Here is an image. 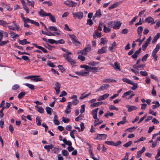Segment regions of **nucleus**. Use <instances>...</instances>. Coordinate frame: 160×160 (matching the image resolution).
<instances>
[{
  "label": "nucleus",
  "mask_w": 160,
  "mask_h": 160,
  "mask_svg": "<svg viewBox=\"0 0 160 160\" xmlns=\"http://www.w3.org/2000/svg\"><path fill=\"white\" fill-rule=\"evenodd\" d=\"M160 48V44L158 43L156 46V48L155 49L153 50L152 54V56L154 58V61H156L157 60V58H158V56L156 55V53L158 51Z\"/></svg>",
  "instance_id": "1"
},
{
  "label": "nucleus",
  "mask_w": 160,
  "mask_h": 160,
  "mask_svg": "<svg viewBox=\"0 0 160 160\" xmlns=\"http://www.w3.org/2000/svg\"><path fill=\"white\" fill-rule=\"evenodd\" d=\"M107 135L104 134H97L95 135L94 139L99 141L103 140L107 138Z\"/></svg>",
  "instance_id": "2"
},
{
  "label": "nucleus",
  "mask_w": 160,
  "mask_h": 160,
  "mask_svg": "<svg viewBox=\"0 0 160 160\" xmlns=\"http://www.w3.org/2000/svg\"><path fill=\"white\" fill-rule=\"evenodd\" d=\"M83 13L81 12L72 13L73 17L75 19L77 18L78 19H81L83 18Z\"/></svg>",
  "instance_id": "3"
},
{
  "label": "nucleus",
  "mask_w": 160,
  "mask_h": 160,
  "mask_svg": "<svg viewBox=\"0 0 160 160\" xmlns=\"http://www.w3.org/2000/svg\"><path fill=\"white\" fill-rule=\"evenodd\" d=\"M64 4L68 7H75L77 5V3L72 1H66L64 2Z\"/></svg>",
  "instance_id": "4"
},
{
  "label": "nucleus",
  "mask_w": 160,
  "mask_h": 160,
  "mask_svg": "<svg viewBox=\"0 0 160 160\" xmlns=\"http://www.w3.org/2000/svg\"><path fill=\"white\" fill-rule=\"evenodd\" d=\"M69 36L72 43L76 46H77L80 44L79 42L77 40L76 37L74 35H70Z\"/></svg>",
  "instance_id": "5"
},
{
  "label": "nucleus",
  "mask_w": 160,
  "mask_h": 160,
  "mask_svg": "<svg viewBox=\"0 0 160 160\" xmlns=\"http://www.w3.org/2000/svg\"><path fill=\"white\" fill-rule=\"evenodd\" d=\"M38 13L40 16L42 17L48 16L50 15V13H46L42 9H40V11L38 12Z\"/></svg>",
  "instance_id": "6"
},
{
  "label": "nucleus",
  "mask_w": 160,
  "mask_h": 160,
  "mask_svg": "<svg viewBox=\"0 0 160 160\" xmlns=\"http://www.w3.org/2000/svg\"><path fill=\"white\" fill-rule=\"evenodd\" d=\"M60 84L58 82H57L55 84L54 88V89L56 91V94H58L59 93L60 91Z\"/></svg>",
  "instance_id": "7"
},
{
  "label": "nucleus",
  "mask_w": 160,
  "mask_h": 160,
  "mask_svg": "<svg viewBox=\"0 0 160 160\" xmlns=\"http://www.w3.org/2000/svg\"><path fill=\"white\" fill-rule=\"evenodd\" d=\"M110 85L108 84H103L96 91V92H100L102 90L106 89L109 87Z\"/></svg>",
  "instance_id": "8"
},
{
  "label": "nucleus",
  "mask_w": 160,
  "mask_h": 160,
  "mask_svg": "<svg viewBox=\"0 0 160 160\" xmlns=\"http://www.w3.org/2000/svg\"><path fill=\"white\" fill-rule=\"evenodd\" d=\"M122 2L121 1L115 2L112 4L110 6L108 7V9L109 10H111L115 8H116L118 6H119Z\"/></svg>",
  "instance_id": "9"
},
{
  "label": "nucleus",
  "mask_w": 160,
  "mask_h": 160,
  "mask_svg": "<svg viewBox=\"0 0 160 160\" xmlns=\"http://www.w3.org/2000/svg\"><path fill=\"white\" fill-rule=\"evenodd\" d=\"M109 96V94L106 93L100 96L98 98L97 100L100 101L106 99Z\"/></svg>",
  "instance_id": "10"
},
{
  "label": "nucleus",
  "mask_w": 160,
  "mask_h": 160,
  "mask_svg": "<svg viewBox=\"0 0 160 160\" xmlns=\"http://www.w3.org/2000/svg\"><path fill=\"white\" fill-rule=\"evenodd\" d=\"M126 107L128 108V111L130 112L132 111H133L137 109V107L134 106H130L129 105H127L126 106Z\"/></svg>",
  "instance_id": "11"
},
{
  "label": "nucleus",
  "mask_w": 160,
  "mask_h": 160,
  "mask_svg": "<svg viewBox=\"0 0 160 160\" xmlns=\"http://www.w3.org/2000/svg\"><path fill=\"white\" fill-rule=\"evenodd\" d=\"M121 23L119 21L116 22H114V25L113 27V28L114 29H119L121 26Z\"/></svg>",
  "instance_id": "12"
},
{
  "label": "nucleus",
  "mask_w": 160,
  "mask_h": 160,
  "mask_svg": "<svg viewBox=\"0 0 160 160\" xmlns=\"http://www.w3.org/2000/svg\"><path fill=\"white\" fill-rule=\"evenodd\" d=\"M107 46L102 47L101 48L98 50L97 53L100 54L105 53L107 50Z\"/></svg>",
  "instance_id": "13"
},
{
  "label": "nucleus",
  "mask_w": 160,
  "mask_h": 160,
  "mask_svg": "<svg viewBox=\"0 0 160 160\" xmlns=\"http://www.w3.org/2000/svg\"><path fill=\"white\" fill-rule=\"evenodd\" d=\"M145 148L143 147L142 149L138 151L137 152V158H138L141 156L142 154L143 153L145 150Z\"/></svg>",
  "instance_id": "14"
},
{
  "label": "nucleus",
  "mask_w": 160,
  "mask_h": 160,
  "mask_svg": "<svg viewBox=\"0 0 160 160\" xmlns=\"http://www.w3.org/2000/svg\"><path fill=\"white\" fill-rule=\"evenodd\" d=\"M145 21L148 23H151L152 24H153L155 23V22H154V18L151 17H149L146 18Z\"/></svg>",
  "instance_id": "15"
},
{
  "label": "nucleus",
  "mask_w": 160,
  "mask_h": 160,
  "mask_svg": "<svg viewBox=\"0 0 160 160\" xmlns=\"http://www.w3.org/2000/svg\"><path fill=\"white\" fill-rule=\"evenodd\" d=\"M141 50V48H140L138 50L136 51L134 54L132 55L131 57L132 58L134 59L136 58L137 57L138 55L140 53Z\"/></svg>",
  "instance_id": "16"
},
{
  "label": "nucleus",
  "mask_w": 160,
  "mask_h": 160,
  "mask_svg": "<svg viewBox=\"0 0 160 160\" xmlns=\"http://www.w3.org/2000/svg\"><path fill=\"white\" fill-rule=\"evenodd\" d=\"M110 65H112L115 70L119 71H121L119 65L117 62H116L114 63V65L111 64Z\"/></svg>",
  "instance_id": "17"
},
{
  "label": "nucleus",
  "mask_w": 160,
  "mask_h": 160,
  "mask_svg": "<svg viewBox=\"0 0 160 160\" xmlns=\"http://www.w3.org/2000/svg\"><path fill=\"white\" fill-rule=\"evenodd\" d=\"M98 109V108H97L93 110H92L91 112L92 115L93 116V118L94 119H97V113Z\"/></svg>",
  "instance_id": "18"
},
{
  "label": "nucleus",
  "mask_w": 160,
  "mask_h": 160,
  "mask_svg": "<svg viewBox=\"0 0 160 160\" xmlns=\"http://www.w3.org/2000/svg\"><path fill=\"white\" fill-rule=\"evenodd\" d=\"M145 65L144 64H135L133 66V68L135 69L138 70H139V68H142L144 67Z\"/></svg>",
  "instance_id": "19"
},
{
  "label": "nucleus",
  "mask_w": 160,
  "mask_h": 160,
  "mask_svg": "<svg viewBox=\"0 0 160 160\" xmlns=\"http://www.w3.org/2000/svg\"><path fill=\"white\" fill-rule=\"evenodd\" d=\"M53 147V146L52 144H50L44 146V148L48 152H49L50 151L51 149H52Z\"/></svg>",
  "instance_id": "20"
},
{
  "label": "nucleus",
  "mask_w": 160,
  "mask_h": 160,
  "mask_svg": "<svg viewBox=\"0 0 160 160\" xmlns=\"http://www.w3.org/2000/svg\"><path fill=\"white\" fill-rule=\"evenodd\" d=\"M39 77V76H32L31 80L34 81L36 82L42 81V79L41 78H38Z\"/></svg>",
  "instance_id": "21"
},
{
  "label": "nucleus",
  "mask_w": 160,
  "mask_h": 160,
  "mask_svg": "<svg viewBox=\"0 0 160 160\" xmlns=\"http://www.w3.org/2000/svg\"><path fill=\"white\" fill-rule=\"evenodd\" d=\"M93 37L94 39H97L98 38H99L101 36V33H97V30H95L93 34Z\"/></svg>",
  "instance_id": "22"
},
{
  "label": "nucleus",
  "mask_w": 160,
  "mask_h": 160,
  "mask_svg": "<svg viewBox=\"0 0 160 160\" xmlns=\"http://www.w3.org/2000/svg\"><path fill=\"white\" fill-rule=\"evenodd\" d=\"M35 108H37L36 110L39 113H42L44 112V109L38 106L37 105H36L35 106Z\"/></svg>",
  "instance_id": "23"
},
{
  "label": "nucleus",
  "mask_w": 160,
  "mask_h": 160,
  "mask_svg": "<svg viewBox=\"0 0 160 160\" xmlns=\"http://www.w3.org/2000/svg\"><path fill=\"white\" fill-rule=\"evenodd\" d=\"M103 103L102 102H99L94 103L92 104H91L90 105V106L93 107H98L100 105H102Z\"/></svg>",
  "instance_id": "24"
},
{
  "label": "nucleus",
  "mask_w": 160,
  "mask_h": 160,
  "mask_svg": "<svg viewBox=\"0 0 160 160\" xmlns=\"http://www.w3.org/2000/svg\"><path fill=\"white\" fill-rule=\"evenodd\" d=\"M122 80L124 82H126L130 84H132V81L127 78H122Z\"/></svg>",
  "instance_id": "25"
},
{
  "label": "nucleus",
  "mask_w": 160,
  "mask_h": 160,
  "mask_svg": "<svg viewBox=\"0 0 160 160\" xmlns=\"http://www.w3.org/2000/svg\"><path fill=\"white\" fill-rule=\"evenodd\" d=\"M67 61H68L69 62L71 65H73L76 64V62L71 57H70L67 60Z\"/></svg>",
  "instance_id": "26"
},
{
  "label": "nucleus",
  "mask_w": 160,
  "mask_h": 160,
  "mask_svg": "<svg viewBox=\"0 0 160 160\" xmlns=\"http://www.w3.org/2000/svg\"><path fill=\"white\" fill-rule=\"evenodd\" d=\"M48 29L49 30L54 31H59V29L57 28L56 27H55L53 26H50L48 28Z\"/></svg>",
  "instance_id": "27"
},
{
  "label": "nucleus",
  "mask_w": 160,
  "mask_h": 160,
  "mask_svg": "<svg viewBox=\"0 0 160 160\" xmlns=\"http://www.w3.org/2000/svg\"><path fill=\"white\" fill-rule=\"evenodd\" d=\"M160 37V34L159 33H158L155 36L152 41V43H154L156 42L157 40Z\"/></svg>",
  "instance_id": "28"
},
{
  "label": "nucleus",
  "mask_w": 160,
  "mask_h": 160,
  "mask_svg": "<svg viewBox=\"0 0 160 160\" xmlns=\"http://www.w3.org/2000/svg\"><path fill=\"white\" fill-rule=\"evenodd\" d=\"M8 23L3 20H0V25L5 27H7Z\"/></svg>",
  "instance_id": "29"
},
{
  "label": "nucleus",
  "mask_w": 160,
  "mask_h": 160,
  "mask_svg": "<svg viewBox=\"0 0 160 160\" xmlns=\"http://www.w3.org/2000/svg\"><path fill=\"white\" fill-rule=\"evenodd\" d=\"M12 23L13 25L14 26V28H15V30H16L18 31H19L21 30V29L20 28L19 26L16 23L15 21H13Z\"/></svg>",
  "instance_id": "30"
},
{
  "label": "nucleus",
  "mask_w": 160,
  "mask_h": 160,
  "mask_svg": "<svg viewBox=\"0 0 160 160\" xmlns=\"http://www.w3.org/2000/svg\"><path fill=\"white\" fill-rule=\"evenodd\" d=\"M105 38H102L101 39V42L99 43V44L101 45L102 44L104 45L107 42L108 40H106Z\"/></svg>",
  "instance_id": "31"
},
{
  "label": "nucleus",
  "mask_w": 160,
  "mask_h": 160,
  "mask_svg": "<svg viewBox=\"0 0 160 160\" xmlns=\"http://www.w3.org/2000/svg\"><path fill=\"white\" fill-rule=\"evenodd\" d=\"M48 16L49 17L50 20L52 22H56V19L55 17L52 15L50 13V15H48Z\"/></svg>",
  "instance_id": "32"
},
{
  "label": "nucleus",
  "mask_w": 160,
  "mask_h": 160,
  "mask_svg": "<svg viewBox=\"0 0 160 160\" xmlns=\"http://www.w3.org/2000/svg\"><path fill=\"white\" fill-rule=\"evenodd\" d=\"M133 92L132 91L130 90L127 92H125L124 93L123 95L122 96V98H124L126 96L129 95L130 94L133 93Z\"/></svg>",
  "instance_id": "33"
},
{
  "label": "nucleus",
  "mask_w": 160,
  "mask_h": 160,
  "mask_svg": "<svg viewBox=\"0 0 160 160\" xmlns=\"http://www.w3.org/2000/svg\"><path fill=\"white\" fill-rule=\"evenodd\" d=\"M37 124L38 126H40L41 125V118L39 117H37L36 118Z\"/></svg>",
  "instance_id": "34"
},
{
  "label": "nucleus",
  "mask_w": 160,
  "mask_h": 160,
  "mask_svg": "<svg viewBox=\"0 0 160 160\" xmlns=\"http://www.w3.org/2000/svg\"><path fill=\"white\" fill-rule=\"evenodd\" d=\"M101 15L100 9H98L95 15L96 17L98 18H100L101 16Z\"/></svg>",
  "instance_id": "35"
},
{
  "label": "nucleus",
  "mask_w": 160,
  "mask_h": 160,
  "mask_svg": "<svg viewBox=\"0 0 160 160\" xmlns=\"http://www.w3.org/2000/svg\"><path fill=\"white\" fill-rule=\"evenodd\" d=\"M77 132V131L75 130H73L71 131L70 132V135L71 137L73 139H74L75 137H74V133Z\"/></svg>",
  "instance_id": "36"
},
{
  "label": "nucleus",
  "mask_w": 160,
  "mask_h": 160,
  "mask_svg": "<svg viewBox=\"0 0 160 160\" xmlns=\"http://www.w3.org/2000/svg\"><path fill=\"white\" fill-rule=\"evenodd\" d=\"M133 85L132 87L131 88V89L133 90H136L138 87V85L137 83H134L132 81V84H130Z\"/></svg>",
  "instance_id": "37"
},
{
  "label": "nucleus",
  "mask_w": 160,
  "mask_h": 160,
  "mask_svg": "<svg viewBox=\"0 0 160 160\" xmlns=\"http://www.w3.org/2000/svg\"><path fill=\"white\" fill-rule=\"evenodd\" d=\"M84 93H83L82 94V95L79 98V99H83L85 98H86L88 97L90 95L91 93H89L85 95H84Z\"/></svg>",
  "instance_id": "38"
},
{
  "label": "nucleus",
  "mask_w": 160,
  "mask_h": 160,
  "mask_svg": "<svg viewBox=\"0 0 160 160\" xmlns=\"http://www.w3.org/2000/svg\"><path fill=\"white\" fill-rule=\"evenodd\" d=\"M89 73V72H85L84 70H83L80 71V76H86L88 75Z\"/></svg>",
  "instance_id": "39"
},
{
  "label": "nucleus",
  "mask_w": 160,
  "mask_h": 160,
  "mask_svg": "<svg viewBox=\"0 0 160 160\" xmlns=\"http://www.w3.org/2000/svg\"><path fill=\"white\" fill-rule=\"evenodd\" d=\"M25 85L32 90H33L35 89L34 86L32 84L27 83L25 84Z\"/></svg>",
  "instance_id": "40"
},
{
  "label": "nucleus",
  "mask_w": 160,
  "mask_h": 160,
  "mask_svg": "<svg viewBox=\"0 0 160 160\" xmlns=\"http://www.w3.org/2000/svg\"><path fill=\"white\" fill-rule=\"evenodd\" d=\"M160 104L158 101H156L155 102V104L152 105V108L153 109H154L157 108L159 107Z\"/></svg>",
  "instance_id": "41"
},
{
  "label": "nucleus",
  "mask_w": 160,
  "mask_h": 160,
  "mask_svg": "<svg viewBox=\"0 0 160 160\" xmlns=\"http://www.w3.org/2000/svg\"><path fill=\"white\" fill-rule=\"evenodd\" d=\"M80 68H85L88 71H89L90 68L89 66L86 65H81Z\"/></svg>",
  "instance_id": "42"
},
{
  "label": "nucleus",
  "mask_w": 160,
  "mask_h": 160,
  "mask_svg": "<svg viewBox=\"0 0 160 160\" xmlns=\"http://www.w3.org/2000/svg\"><path fill=\"white\" fill-rule=\"evenodd\" d=\"M109 109L111 110H115L116 111L118 110V108L115 107L114 105H110L109 106Z\"/></svg>",
  "instance_id": "43"
},
{
  "label": "nucleus",
  "mask_w": 160,
  "mask_h": 160,
  "mask_svg": "<svg viewBox=\"0 0 160 160\" xmlns=\"http://www.w3.org/2000/svg\"><path fill=\"white\" fill-rule=\"evenodd\" d=\"M52 108L48 107H47L46 108V110L47 113L49 115H51L52 112Z\"/></svg>",
  "instance_id": "44"
},
{
  "label": "nucleus",
  "mask_w": 160,
  "mask_h": 160,
  "mask_svg": "<svg viewBox=\"0 0 160 160\" xmlns=\"http://www.w3.org/2000/svg\"><path fill=\"white\" fill-rule=\"evenodd\" d=\"M9 42L8 40H6L5 41H2V40L0 41V46H2L5 45L7 44Z\"/></svg>",
  "instance_id": "45"
},
{
  "label": "nucleus",
  "mask_w": 160,
  "mask_h": 160,
  "mask_svg": "<svg viewBox=\"0 0 160 160\" xmlns=\"http://www.w3.org/2000/svg\"><path fill=\"white\" fill-rule=\"evenodd\" d=\"M25 95V92H22L20 93L18 95V98L19 99L22 98Z\"/></svg>",
  "instance_id": "46"
},
{
  "label": "nucleus",
  "mask_w": 160,
  "mask_h": 160,
  "mask_svg": "<svg viewBox=\"0 0 160 160\" xmlns=\"http://www.w3.org/2000/svg\"><path fill=\"white\" fill-rule=\"evenodd\" d=\"M26 39H24L23 40H21L19 39L18 40V43L22 45H26Z\"/></svg>",
  "instance_id": "47"
},
{
  "label": "nucleus",
  "mask_w": 160,
  "mask_h": 160,
  "mask_svg": "<svg viewBox=\"0 0 160 160\" xmlns=\"http://www.w3.org/2000/svg\"><path fill=\"white\" fill-rule=\"evenodd\" d=\"M103 31L105 32H109L111 31V29L107 28L105 25L103 26Z\"/></svg>",
  "instance_id": "48"
},
{
  "label": "nucleus",
  "mask_w": 160,
  "mask_h": 160,
  "mask_svg": "<svg viewBox=\"0 0 160 160\" xmlns=\"http://www.w3.org/2000/svg\"><path fill=\"white\" fill-rule=\"evenodd\" d=\"M140 73L142 76L145 77L147 76L148 73L147 72L145 71H141L140 72Z\"/></svg>",
  "instance_id": "49"
},
{
  "label": "nucleus",
  "mask_w": 160,
  "mask_h": 160,
  "mask_svg": "<svg viewBox=\"0 0 160 160\" xmlns=\"http://www.w3.org/2000/svg\"><path fill=\"white\" fill-rule=\"evenodd\" d=\"M90 70H93V71H92V72H93L95 73L98 72V68L95 67H90L89 71H90Z\"/></svg>",
  "instance_id": "50"
},
{
  "label": "nucleus",
  "mask_w": 160,
  "mask_h": 160,
  "mask_svg": "<svg viewBox=\"0 0 160 160\" xmlns=\"http://www.w3.org/2000/svg\"><path fill=\"white\" fill-rule=\"evenodd\" d=\"M62 154L64 156H67L68 155L69 153L66 150H62Z\"/></svg>",
  "instance_id": "51"
},
{
  "label": "nucleus",
  "mask_w": 160,
  "mask_h": 160,
  "mask_svg": "<svg viewBox=\"0 0 160 160\" xmlns=\"http://www.w3.org/2000/svg\"><path fill=\"white\" fill-rule=\"evenodd\" d=\"M83 117V115L82 114H80L78 117L75 118V120L76 121H78L79 120L82 119V118Z\"/></svg>",
  "instance_id": "52"
},
{
  "label": "nucleus",
  "mask_w": 160,
  "mask_h": 160,
  "mask_svg": "<svg viewBox=\"0 0 160 160\" xmlns=\"http://www.w3.org/2000/svg\"><path fill=\"white\" fill-rule=\"evenodd\" d=\"M27 3L28 4V5L31 6L33 8L34 7V1H28L27 2Z\"/></svg>",
  "instance_id": "53"
},
{
  "label": "nucleus",
  "mask_w": 160,
  "mask_h": 160,
  "mask_svg": "<svg viewBox=\"0 0 160 160\" xmlns=\"http://www.w3.org/2000/svg\"><path fill=\"white\" fill-rule=\"evenodd\" d=\"M143 30V27L142 26L139 27L137 30V33H142Z\"/></svg>",
  "instance_id": "54"
},
{
  "label": "nucleus",
  "mask_w": 160,
  "mask_h": 160,
  "mask_svg": "<svg viewBox=\"0 0 160 160\" xmlns=\"http://www.w3.org/2000/svg\"><path fill=\"white\" fill-rule=\"evenodd\" d=\"M132 142L131 141H129L128 142L124 144L123 146L125 147H128L130 146L132 144Z\"/></svg>",
  "instance_id": "55"
},
{
  "label": "nucleus",
  "mask_w": 160,
  "mask_h": 160,
  "mask_svg": "<svg viewBox=\"0 0 160 160\" xmlns=\"http://www.w3.org/2000/svg\"><path fill=\"white\" fill-rule=\"evenodd\" d=\"M79 102V101L77 99H75L72 101L71 104L74 105H77Z\"/></svg>",
  "instance_id": "56"
},
{
  "label": "nucleus",
  "mask_w": 160,
  "mask_h": 160,
  "mask_svg": "<svg viewBox=\"0 0 160 160\" xmlns=\"http://www.w3.org/2000/svg\"><path fill=\"white\" fill-rule=\"evenodd\" d=\"M119 95L118 94H114L113 96L109 98V101H112L113 99L115 98L116 97H118Z\"/></svg>",
  "instance_id": "57"
},
{
  "label": "nucleus",
  "mask_w": 160,
  "mask_h": 160,
  "mask_svg": "<svg viewBox=\"0 0 160 160\" xmlns=\"http://www.w3.org/2000/svg\"><path fill=\"white\" fill-rule=\"evenodd\" d=\"M105 143L108 145L114 146V142L113 141H106Z\"/></svg>",
  "instance_id": "58"
},
{
  "label": "nucleus",
  "mask_w": 160,
  "mask_h": 160,
  "mask_svg": "<svg viewBox=\"0 0 160 160\" xmlns=\"http://www.w3.org/2000/svg\"><path fill=\"white\" fill-rule=\"evenodd\" d=\"M98 62H95L93 61H91L89 62L88 64L90 66H95L98 64Z\"/></svg>",
  "instance_id": "59"
},
{
  "label": "nucleus",
  "mask_w": 160,
  "mask_h": 160,
  "mask_svg": "<svg viewBox=\"0 0 160 160\" xmlns=\"http://www.w3.org/2000/svg\"><path fill=\"white\" fill-rule=\"evenodd\" d=\"M138 18V17L137 16H135V17L133 18L132 19V20L129 22V25H131L132 24H133V22H134L136 21V19H137Z\"/></svg>",
  "instance_id": "60"
},
{
  "label": "nucleus",
  "mask_w": 160,
  "mask_h": 160,
  "mask_svg": "<svg viewBox=\"0 0 160 160\" xmlns=\"http://www.w3.org/2000/svg\"><path fill=\"white\" fill-rule=\"evenodd\" d=\"M90 157L92 158L94 160H98L97 158L94 157L92 151H90Z\"/></svg>",
  "instance_id": "61"
},
{
  "label": "nucleus",
  "mask_w": 160,
  "mask_h": 160,
  "mask_svg": "<svg viewBox=\"0 0 160 160\" xmlns=\"http://www.w3.org/2000/svg\"><path fill=\"white\" fill-rule=\"evenodd\" d=\"M47 65L52 68H54L55 67V65L53 63L49 61L48 62Z\"/></svg>",
  "instance_id": "62"
},
{
  "label": "nucleus",
  "mask_w": 160,
  "mask_h": 160,
  "mask_svg": "<svg viewBox=\"0 0 160 160\" xmlns=\"http://www.w3.org/2000/svg\"><path fill=\"white\" fill-rule=\"evenodd\" d=\"M78 53H81L83 55H86L87 54V52L85 51L84 49L82 50H80L79 52H78Z\"/></svg>",
  "instance_id": "63"
},
{
  "label": "nucleus",
  "mask_w": 160,
  "mask_h": 160,
  "mask_svg": "<svg viewBox=\"0 0 160 160\" xmlns=\"http://www.w3.org/2000/svg\"><path fill=\"white\" fill-rule=\"evenodd\" d=\"M91 46L89 45H88L87 46V47H85L84 49L85 50V51L88 52L90 51L91 50Z\"/></svg>",
  "instance_id": "64"
}]
</instances>
